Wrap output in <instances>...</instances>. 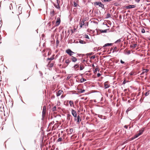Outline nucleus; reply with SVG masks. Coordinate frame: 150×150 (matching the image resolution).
Masks as SVG:
<instances>
[{
  "label": "nucleus",
  "mask_w": 150,
  "mask_h": 150,
  "mask_svg": "<svg viewBox=\"0 0 150 150\" xmlns=\"http://www.w3.org/2000/svg\"><path fill=\"white\" fill-rule=\"evenodd\" d=\"M13 1H12L11 0L8 1V0L7 1V3L8 5H9V6H8L6 7V9L7 10H11L12 9H13V6H12V3H13Z\"/></svg>",
  "instance_id": "1"
},
{
  "label": "nucleus",
  "mask_w": 150,
  "mask_h": 150,
  "mask_svg": "<svg viewBox=\"0 0 150 150\" xmlns=\"http://www.w3.org/2000/svg\"><path fill=\"white\" fill-rule=\"evenodd\" d=\"M95 6H98L99 7H101L103 9H105L104 5L101 2L99 1H96L94 3Z\"/></svg>",
  "instance_id": "2"
},
{
  "label": "nucleus",
  "mask_w": 150,
  "mask_h": 150,
  "mask_svg": "<svg viewBox=\"0 0 150 150\" xmlns=\"http://www.w3.org/2000/svg\"><path fill=\"white\" fill-rule=\"evenodd\" d=\"M81 120V119H80V116L79 115H78L76 117L74 118V121H76L78 124L80 122Z\"/></svg>",
  "instance_id": "3"
},
{
  "label": "nucleus",
  "mask_w": 150,
  "mask_h": 150,
  "mask_svg": "<svg viewBox=\"0 0 150 150\" xmlns=\"http://www.w3.org/2000/svg\"><path fill=\"white\" fill-rule=\"evenodd\" d=\"M66 52L70 56H71L74 53L69 49H67L66 50Z\"/></svg>",
  "instance_id": "4"
},
{
  "label": "nucleus",
  "mask_w": 150,
  "mask_h": 150,
  "mask_svg": "<svg viewBox=\"0 0 150 150\" xmlns=\"http://www.w3.org/2000/svg\"><path fill=\"white\" fill-rule=\"evenodd\" d=\"M71 114L73 116L75 117H76L77 116V114L76 112L73 109H71Z\"/></svg>",
  "instance_id": "5"
},
{
  "label": "nucleus",
  "mask_w": 150,
  "mask_h": 150,
  "mask_svg": "<svg viewBox=\"0 0 150 150\" xmlns=\"http://www.w3.org/2000/svg\"><path fill=\"white\" fill-rule=\"evenodd\" d=\"M135 7V6L134 5H130L128 6H126V8L127 9H129L130 8H134Z\"/></svg>",
  "instance_id": "6"
},
{
  "label": "nucleus",
  "mask_w": 150,
  "mask_h": 150,
  "mask_svg": "<svg viewBox=\"0 0 150 150\" xmlns=\"http://www.w3.org/2000/svg\"><path fill=\"white\" fill-rule=\"evenodd\" d=\"M149 71V69H143V71L142 73L141 74V75H143L145 73H147Z\"/></svg>",
  "instance_id": "7"
},
{
  "label": "nucleus",
  "mask_w": 150,
  "mask_h": 150,
  "mask_svg": "<svg viewBox=\"0 0 150 150\" xmlns=\"http://www.w3.org/2000/svg\"><path fill=\"white\" fill-rule=\"evenodd\" d=\"M144 130V128H143L139 130V132L138 133V135H141L143 132Z\"/></svg>",
  "instance_id": "8"
},
{
  "label": "nucleus",
  "mask_w": 150,
  "mask_h": 150,
  "mask_svg": "<svg viewBox=\"0 0 150 150\" xmlns=\"http://www.w3.org/2000/svg\"><path fill=\"white\" fill-rule=\"evenodd\" d=\"M85 21V20L84 19H83L82 21H81L80 22V27L82 28L83 25H84V22Z\"/></svg>",
  "instance_id": "9"
},
{
  "label": "nucleus",
  "mask_w": 150,
  "mask_h": 150,
  "mask_svg": "<svg viewBox=\"0 0 150 150\" xmlns=\"http://www.w3.org/2000/svg\"><path fill=\"white\" fill-rule=\"evenodd\" d=\"M57 5H56L55 4L53 3V4L54 5L55 7L58 9H59L60 8V7L59 6V3H57Z\"/></svg>",
  "instance_id": "10"
},
{
  "label": "nucleus",
  "mask_w": 150,
  "mask_h": 150,
  "mask_svg": "<svg viewBox=\"0 0 150 150\" xmlns=\"http://www.w3.org/2000/svg\"><path fill=\"white\" fill-rule=\"evenodd\" d=\"M63 91H61L60 90H59L58 92L57 93V96L58 97L60 96L62 94Z\"/></svg>",
  "instance_id": "11"
},
{
  "label": "nucleus",
  "mask_w": 150,
  "mask_h": 150,
  "mask_svg": "<svg viewBox=\"0 0 150 150\" xmlns=\"http://www.w3.org/2000/svg\"><path fill=\"white\" fill-rule=\"evenodd\" d=\"M54 13H55V12L54 10V9H52V11L50 12L51 16L52 17L53 16H54Z\"/></svg>",
  "instance_id": "12"
},
{
  "label": "nucleus",
  "mask_w": 150,
  "mask_h": 150,
  "mask_svg": "<svg viewBox=\"0 0 150 150\" xmlns=\"http://www.w3.org/2000/svg\"><path fill=\"white\" fill-rule=\"evenodd\" d=\"M60 22V19L59 18H57V20L56 22V23L57 25L59 24Z\"/></svg>",
  "instance_id": "13"
},
{
  "label": "nucleus",
  "mask_w": 150,
  "mask_h": 150,
  "mask_svg": "<svg viewBox=\"0 0 150 150\" xmlns=\"http://www.w3.org/2000/svg\"><path fill=\"white\" fill-rule=\"evenodd\" d=\"M71 59L72 62H75L77 60V59L73 56L71 57Z\"/></svg>",
  "instance_id": "14"
},
{
  "label": "nucleus",
  "mask_w": 150,
  "mask_h": 150,
  "mask_svg": "<svg viewBox=\"0 0 150 150\" xmlns=\"http://www.w3.org/2000/svg\"><path fill=\"white\" fill-rule=\"evenodd\" d=\"M108 30H109V29H105L104 30H100V31L101 33H106L107 32V31Z\"/></svg>",
  "instance_id": "15"
},
{
  "label": "nucleus",
  "mask_w": 150,
  "mask_h": 150,
  "mask_svg": "<svg viewBox=\"0 0 150 150\" xmlns=\"http://www.w3.org/2000/svg\"><path fill=\"white\" fill-rule=\"evenodd\" d=\"M69 104L71 107L74 106V105L73 101L72 100H70L69 101Z\"/></svg>",
  "instance_id": "16"
},
{
  "label": "nucleus",
  "mask_w": 150,
  "mask_h": 150,
  "mask_svg": "<svg viewBox=\"0 0 150 150\" xmlns=\"http://www.w3.org/2000/svg\"><path fill=\"white\" fill-rule=\"evenodd\" d=\"M112 43H106L103 46V47H105L107 46H109L112 45Z\"/></svg>",
  "instance_id": "17"
},
{
  "label": "nucleus",
  "mask_w": 150,
  "mask_h": 150,
  "mask_svg": "<svg viewBox=\"0 0 150 150\" xmlns=\"http://www.w3.org/2000/svg\"><path fill=\"white\" fill-rule=\"evenodd\" d=\"M107 82H105L104 83V88L105 89L108 88L110 87V86L106 83Z\"/></svg>",
  "instance_id": "18"
},
{
  "label": "nucleus",
  "mask_w": 150,
  "mask_h": 150,
  "mask_svg": "<svg viewBox=\"0 0 150 150\" xmlns=\"http://www.w3.org/2000/svg\"><path fill=\"white\" fill-rule=\"evenodd\" d=\"M71 117V115L70 114H68L67 116V119L68 121H69L70 119V117Z\"/></svg>",
  "instance_id": "19"
},
{
  "label": "nucleus",
  "mask_w": 150,
  "mask_h": 150,
  "mask_svg": "<svg viewBox=\"0 0 150 150\" xmlns=\"http://www.w3.org/2000/svg\"><path fill=\"white\" fill-rule=\"evenodd\" d=\"M46 108L45 106H44L43 108V110L42 112V115L45 114V110H46Z\"/></svg>",
  "instance_id": "20"
},
{
  "label": "nucleus",
  "mask_w": 150,
  "mask_h": 150,
  "mask_svg": "<svg viewBox=\"0 0 150 150\" xmlns=\"http://www.w3.org/2000/svg\"><path fill=\"white\" fill-rule=\"evenodd\" d=\"M78 90L79 91H78V92L79 93H83L85 91V90L84 89L83 90L82 89H78Z\"/></svg>",
  "instance_id": "21"
},
{
  "label": "nucleus",
  "mask_w": 150,
  "mask_h": 150,
  "mask_svg": "<svg viewBox=\"0 0 150 150\" xmlns=\"http://www.w3.org/2000/svg\"><path fill=\"white\" fill-rule=\"evenodd\" d=\"M79 42L80 44H85L86 43V42L84 41L83 40H80L79 41Z\"/></svg>",
  "instance_id": "22"
},
{
  "label": "nucleus",
  "mask_w": 150,
  "mask_h": 150,
  "mask_svg": "<svg viewBox=\"0 0 150 150\" xmlns=\"http://www.w3.org/2000/svg\"><path fill=\"white\" fill-rule=\"evenodd\" d=\"M86 79L82 78L80 79V82L82 83L84 81H86Z\"/></svg>",
  "instance_id": "23"
},
{
  "label": "nucleus",
  "mask_w": 150,
  "mask_h": 150,
  "mask_svg": "<svg viewBox=\"0 0 150 150\" xmlns=\"http://www.w3.org/2000/svg\"><path fill=\"white\" fill-rule=\"evenodd\" d=\"M137 44H134L133 45H130V47H132L133 48H135V47L137 46Z\"/></svg>",
  "instance_id": "24"
},
{
  "label": "nucleus",
  "mask_w": 150,
  "mask_h": 150,
  "mask_svg": "<svg viewBox=\"0 0 150 150\" xmlns=\"http://www.w3.org/2000/svg\"><path fill=\"white\" fill-rule=\"evenodd\" d=\"M70 62V61L69 59H67L66 60L65 63L67 64V66H68V65L69 64Z\"/></svg>",
  "instance_id": "25"
},
{
  "label": "nucleus",
  "mask_w": 150,
  "mask_h": 150,
  "mask_svg": "<svg viewBox=\"0 0 150 150\" xmlns=\"http://www.w3.org/2000/svg\"><path fill=\"white\" fill-rule=\"evenodd\" d=\"M117 47H115L114 49H113L112 52L113 53L114 52H117L118 51V50H117Z\"/></svg>",
  "instance_id": "26"
},
{
  "label": "nucleus",
  "mask_w": 150,
  "mask_h": 150,
  "mask_svg": "<svg viewBox=\"0 0 150 150\" xmlns=\"http://www.w3.org/2000/svg\"><path fill=\"white\" fill-rule=\"evenodd\" d=\"M111 14L110 13H108L107 14V16H106V18H109L111 17Z\"/></svg>",
  "instance_id": "27"
},
{
  "label": "nucleus",
  "mask_w": 150,
  "mask_h": 150,
  "mask_svg": "<svg viewBox=\"0 0 150 150\" xmlns=\"http://www.w3.org/2000/svg\"><path fill=\"white\" fill-rule=\"evenodd\" d=\"M79 65L78 64H76L74 67V68L75 69L76 68L79 67Z\"/></svg>",
  "instance_id": "28"
},
{
  "label": "nucleus",
  "mask_w": 150,
  "mask_h": 150,
  "mask_svg": "<svg viewBox=\"0 0 150 150\" xmlns=\"http://www.w3.org/2000/svg\"><path fill=\"white\" fill-rule=\"evenodd\" d=\"M121 39H120L117 40H116L115 42V43H117L118 42H121Z\"/></svg>",
  "instance_id": "29"
},
{
  "label": "nucleus",
  "mask_w": 150,
  "mask_h": 150,
  "mask_svg": "<svg viewBox=\"0 0 150 150\" xmlns=\"http://www.w3.org/2000/svg\"><path fill=\"white\" fill-rule=\"evenodd\" d=\"M54 58L53 57H51L50 58H47V59L50 60H53Z\"/></svg>",
  "instance_id": "30"
},
{
  "label": "nucleus",
  "mask_w": 150,
  "mask_h": 150,
  "mask_svg": "<svg viewBox=\"0 0 150 150\" xmlns=\"http://www.w3.org/2000/svg\"><path fill=\"white\" fill-rule=\"evenodd\" d=\"M84 68V67L83 66H81L80 65V70H82Z\"/></svg>",
  "instance_id": "31"
},
{
  "label": "nucleus",
  "mask_w": 150,
  "mask_h": 150,
  "mask_svg": "<svg viewBox=\"0 0 150 150\" xmlns=\"http://www.w3.org/2000/svg\"><path fill=\"white\" fill-rule=\"evenodd\" d=\"M94 54V53L93 52H91V53H87L86 54L87 55H92Z\"/></svg>",
  "instance_id": "32"
},
{
  "label": "nucleus",
  "mask_w": 150,
  "mask_h": 150,
  "mask_svg": "<svg viewBox=\"0 0 150 150\" xmlns=\"http://www.w3.org/2000/svg\"><path fill=\"white\" fill-rule=\"evenodd\" d=\"M130 75H134V74L133 72H131L129 74Z\"/></svg>",
  "instance_id": "33"
},
{
  "label": "nucleus",
  "mask_w": 150,
  "mask_h": 150,
  "mask_svg": "<svg viewBox=\"0 0 150 150\" xmlns=\"http://www.w3.org/2000/svg\"><path fill=\"white\" fill-rule=\"evenodd\" d=\"M62 139L61 137L59 138L57 140L58 142H61L62 141Z\"/></svg>",
  "instance_id": "34"
},
{
  "label": "nucleus",
  "mask_w": 150,
  "mask_h": 150,
  "mask_svg": "<svg viewBox=\"0 0 150 150\" xmlns=\"http://www.w3.org/2000/svg\"><path fill=\"white\" fill-rule=\"evenodd\" d=\"M74 4L75 7H76L77 6V4L75 2H74Z\"/></svg>",
  "instance_id": "35"
},
{
  "label": "nucleus",
  "mask_w": 150,
  "mask_h": 150,
  "mask_svg": "<svg viewBox=\"0 0 150 150\" xmlns=\"http://www.w3.org/2000/svg\"><path fill=\"white\" fill-rule=\"evenodd\" d=\"M96 57L95 55H93L90 57L91 59H94Z\"/></svg>",
  "instance_id": "36"
},
{
  "label": "nucleus",
  "mask_w": 150,
  "mask_h": 150,
  "mask_svg": "<svg viewBox=\"0 0 150 150\" xmlns=\"http://www.w3.org/2000/svg\"><path fill=\"white\" fill-rule=\"evenodd\" d=\"M74 130L72 128H71L69 129V132L71 133H72L73 132Z\"/></svg>",
  "instance_id": "37"
},
{
  "label": "nucleus",
  "mask_w": 150,
  "mask_h": 150,
  "mask_svg": "<svg viewBox=\"0 0 150 150\" xmlns=\"http://www.w3.org/2000/svg\"><path fill=\"white\" fill-rule=\"evenodd\" d=\"M141 32L142 33H145V30L144 28L142 29V30Z\"/></svg>",
  "instance_id": "38"
},
{
  "label": "nucleus",
  "mask_w": 150,
  "mask_h": 150,
  "mask_svg": "<svg viewBox=\"0 0 150 150\" xmlns=\"http://www.w3.org/2000/svg\"><path fill=\"white\" fill-rule=\"evenodd\" d=\"M112 0H103V1H102L103 2H109L110 1H111Z\"/></svg>",
  "instance_id": "39"
},
{
  "label": "nucleus",
  "mask_w": 150,
  "mask_h": 150,
  "mask_svg": "<svg viewBox=\"0 0 150 150\" xmlns=\"http://www.w3.org/2000/svg\"><path fill=\"white\" fill-rule=\"evenodd\" d=\"M56 109V107L54 106L52 108V110L53 111H54Z\"/></svg>",
  "instance_id": "40"
},
{
  "label": "nucleus",
  "mask_w": 150,
  "mask_h": 150,
  "mask_svg": "<svg viewBox=\"0 0 150 150\" xmlns=\"http://www.w3.org/2000/svg\"><path fill=\"white\" fill-rule=\"evenodd\" d=\"M85 37L86 38H87V39H89V37L87 35H86V34L85 35Z\"/></svg>",
  "instance_id": "41"
},
{
  "label": "nucleus",
  "mask_w": 150,
  "mask_h": 150,
  "mask_svg": "<svg viewBox=\"0 0 150 150\" xmlns=\"http://www.w3.org/2000/svg\"><path fill=\"white\" fill-rule=\"evenodd\" d=\"M149 94V93L148 92H146L145 93V95L146 96H147Z\"/></svg>",
  "instance_id": "42"
},
{
  "label": "nucleus",
  "mask_w": 150,
  "mask_h": 150,
  "mask_svg": "<svg viewBox=\"0 0 150 150\" xmlns=\"http://www.w3.org/2000/svg\"><path fill=\"white\" fill-rule=\"evenodd\" d=\"M98 69V68H96L95 69V70L94 71V73H95V72H96L97 71Z\"/></svg>",
  "instance_id": "43"
},
{
  "label": "nucleus",
  "mask_w": 150,
  "mask_h": 150,
  "mask_svg": "<svg viewBox=\"0 0 150 150\" xmlns=\"http://www.w3.org/2000/svg\"><path fill=\"white\" fill-rule=\"evenodd\" d=\"M120 63H121V64H124L125 63V62L123 61L122 60H121L120 61Z\"/></svg>",
  "instance_id": "44"
},
{
  "label": "nucleus",
  "mask_w": 150,
  "mask_h": 150,
  "mask_svg": "<svg viewBox=\"0 0 150 150\" xmlns=\"http://www.w3.org/2000/svg\"><path fill=\"white\" fill-rule=\"evenodd\" d=\"M128 125H125L124 126V127L126 129H127L128 127Z\"/></svg>",
  "instance_id": "45"
},
{
  "label": "nucleus",
  "mask_w": 150,
  "mask_h": 150,
  "mask_svg": "<svg viewBox=\"0 0 150 150\" xmlns=\"http://www.w3.org/2000/svg\"><path fill=\"white\" fill-rule=\"evenodd\" d=\"M97 76L98 77H99L101 76V74H100L98 73L97 74Z\"/></svg>",
  "instance_id": "46"
},
{
  "label": "nucleus",
  "mask_w": 150,
  "mask_h": 150,
  "mask_svg": "<svg viewBox=\"0 0 150 150\" xmlns=\"http://www.w3.org/2000/svg\"><path fill=\"white\" fill-rule=\"evenodd\" d=\"M126 81L125 80H124L122 83V84H125L126 83Z\"/></svg>",
  "instance_id": "47"
},
{
  "label": "nucleus",
  "mask_w": 150,
  "mask_h": 150,
  "mask_svg": "<svg viewBox=\"0 0 150 150\" xmlns=\"http://www.w3.org/2000/svg\"><path fill=\"white\" fill-rule=\"evenodd\" d=\"M139 135H138V134H137L135 135V138H137V137H138L139 136Z\"/></svg>",
  "instance_id": "48"
},
{
  "label": "nucleus",
  "mask_w": 150,
  "mask_h": 150,
  "mask_svg": "<svg viewBox=\"0 0 150 150\" xmlns=\"http://www.w3.org/2000/svg\"><path fill=\"white\" fill-rule=\"evenodd\" d=\"M59 41L58 40H57V41H56V44H57L58 45L59 43Z\"/></svg>",
  "instance_id": "49"
},
{
  "label": "nucleus",
  "mask_w": 150,
  "mask_h": 150,
  "mask_svg": "<svg viewBox=\"0 0 150 150\" xmlns=\"http://www.w3.org/2000/svg\"><path fill=\"white\" fill-rule=\"evenodd\" d=\"M140 0H136L135 1L137 3H139V2Z\"/></svg>",
  "instance_id": "50"
},
{
  "label": "nucleus",
  "mask_w": 150,
  "mask_h": 150,
  "mask_svg": "<svg viewBox=\"0 0 150 150\" xmlns=\"http://www.w3.org/2000/svg\"><path fill=\"white\" fill-rule=\"evenodd\" d=\"M131 53V52L130 50H129L127 52V54H129Z\"/></svg>",
  "instance_id": "51"
},
{
  "label": "nucleus",
  "mask_w": 150,
  "mask_h": 150,
  "mask_svg": "<svg viewBox=\"0 0 150 150\" xmlns=\"http://www.w3.org/2000/svg\"><path fill=\"white\" fill-rule=\"evenodd\" d=\"M59 2H60L59 0H57V3H59Z\"/></svg>",
  "instance_id": "52"
},
{
  "label": "nucleus",
  "mask_w": 150,
  "mask_h": 150,
  "mask_svg": "<svg viewBox=\"0 0 150 150\" xmlns=\"http://www.w3.org/2000/svg\"><path fill=\"white\" fill-rule=\"evenodd\" d=\"M22 9V8L21 6H19L18 7L19 10Z\"/></svg>",
  "instance_id": "53"
},
{
  "label": "nucleus",
  "mask_w": 150,
  "mask_h": 150,
  "mask_svg": "<svg viewBox=\"0 0 150 150\" xmlns=\"http://www.w3.org/2000/svg\"><path fill=\"white\" fill-rule=\"evenodd\" d=\"M113 50V48H111V49H110V51H112V50Z\"/></svg>",
  "instance_id": "54"
},
{
  "label": "nucleus",
  "mask_w": 150,
  "mask_h": 150,
  "mask_svg": "<svg viewBox=\"0 0 150 150\" xmlns=\"http://www.w3.org/2000/svg\"><path fill=\"white\" fill-rule=\"evenodd\" d=\"M129 110V109H128L127 110H126V112H128Z\"/></svg>",
  "instance_id": "55"
},
{
  "label": "nucleus",
  "mask_w": 150,
  "mask_h": 150,
  "mask_svg": "<svg viewBox=\"0 0 150 150\" xmlns=\"http://www.w3.org/2000/svg\"><path fill=\"white\" fill-rule=\"evenodd\" d=\"M50 66H51L52 67L53 66V64H51Z\"/></svg>",
  "instance_id": "56"
},
{
  "label": "nucleus",
  "mask_w": 150,
  "mask_h": 150,
  "mask_svg": "<svg viewBox=\"0 0 150 150\" xmlns=\"http://www.w3.org/2000/svg\"><path fill=\"white\" fill-rule=\"evenodd\" d=\"M92 67H94V65L93 64H92Z\"/></svg>",
  "instance_id": "57"
},
{
  "label": "nucleus",
  "mask_w": 150,
  "mask_h": 150,
  "mask_svg": "<svg viewBox=\"0 0 150 150\" xmlns=\"http://www.w3.org/2000/svg\"><path fill=\"white\" fill-rule=\"evenodd\" d=\"M120 18H121V16H120Z\"/></svg>",
  "instance_id": "58"
},
{
  "label": "nucleus",
  "mask_w": 150,
  "mask_h": 150,
  "mask_svg": "<svg viewBox=\"0 0 150 150\" xmlns=\"http://www.w3.org/2000/svg\"><path fill=\"white\" fill-rule=\"evenodd\" d=\"M36 32H37V33H38V32H37V30H36Z\"/></svg>",
  "instance_id": "59"
},
{
  "label": "nucleus",
  "mask_w": 150,
  "mask_h": 150,
  "mask_svg": "<svg viewBox=\"0 0 150 150\" xmlns=\"http://www.w3.org/2000/svg\"><path fill=\"white\" fill-rule=\"evenodd\" d=\"M36 32H37V33H38V32H37V30H36Z\"/></svg>",
  "instance_id": "60"
},
{
  "label": "nucleus",
  "mask_w": 150,
  "mask_h": 150,
  "mask_svg": "<svg viewBox=\"0 0 150 150\" xmlns=\"http://www.w3.org/2000/svg\"><path fill=\"white\" fill-rule=\"evenodd\" d=\"M36 32H37V33H38V32H37V30H36Z\"/></svg>",
  "instance_id": "61"
},
{
  "label": "nucleus",
  "mask_w": 150,
  "mask_h": 150,
  "mask_svg": "<svg viewBox=\"0 0 150 150\" xmlns=\"http://www.w3.org/2000/svg\"><path fill=\"white\" fill-rule=\"evenodd\" d=\"M130 127H129V129H130Z\"/></svg>",
  "instance_id": "62"
},
{
  "label": "nucleus",
  "mask_w": 150,
  "mask_h": 150,
  "mask_svg": "<svg viewBox=\"0 0 150 150\" xmlns=\"http://www.w3.org/2000/svg\"><path fill=\"white\" fill-rule=\"evenodd\" d=\"M149 39L150 40V37L149 38Z\"/></svg>",
  "instance_id": "63"
}]
</instances>
